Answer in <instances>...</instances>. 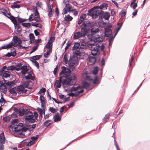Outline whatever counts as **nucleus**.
<instances>
[{"label": "nucleus", "instance_id": "5fc2aeb1", "mask_svg": "<svg viewBox=\"0 0 150 150\" xmlns=\"http://www.w3.org/2000/svg\"><path fill=\"white\" fill-rule=\"evenodd\" d=\"M13 42H12L11 43H9L8 44L6 45L7 49L11 48L13 46Z\"/></svg>", "mask_w": 150, "mask_h": 150}, {"label": "nucleus", "instance_id": "cd10ccee", "mask_svg": "<svg viewBox=\"0 0 150 150\" xmlns=\"http://www.w3.org/2000/svg\"><path fill=\"white\" fill-rule=\"evenodd\" d=\"M33 11L34 13H33V17H39V13L37 11V9L36 7H35L33 9Z\"/></svg>", "mask_w": 150, "mask_h": 150}, {"label": "nucleus", "instance_id": "e2e57ef3", "mask_svg": "<svg viewBox=\"0 0 150 150\" xmlns=\"http://www.w3.org/2000/svg\"><path fill=\"white\" fill-rule=\"evenodd\" d=\"M49 110L51 112L53 113H54L56 112V110L53 107H50Z\"/></svg>", "mask_w": 150, "mask_h": 150}, {"label": "nucleus", "instance_id": "b1692460", "mask_svg": "<svg viewBox=\"0 0 150 150\" xmlns=\"http://www.w3.org/2000/svg\"><path fill=\"white\" fill-rule=\"evenodd\" d=\"M98 7L99 10H102V9L105 10L107 9L108 6L107 4L104 3Z\"/></svg>", "mask_w": 150, "mask_h": 150}, {"label": "nucleus", "instance_id": "bf43d9fd", "mask_svg": "<svg viewBox=\"0 0 150 150\" xmlns=\"http://www.w3.org/2000/svg\"><path fill=\"white\" fill-rule=\"evenodd\" d=\"M119 14L121 17L125 16L126 15V12L124 11H122Z\"/></svg>", "mask_w": 150, "mask_h": 150}, {"label": "nucleus", "instance_id": "f3484780", "mask_svg": "<svg viewBox=\"0 0 150 150\" xmlns=\"http://www.w3.org/2000/svg\"><path fill=\"white\" fill-rule=\"evenodd\" d=\"M62 76H60L59 80H56L54 83V86L55 88H60L61 87V83L62 82Z\"/></svg>", "mask_w": 150, "mask_h": 150}, {"label": "nucleus", "instance_id": "09e8293b", "mask_svg": "<svg viewBox=\"0 0 150 150\" xmlns=\"http://www.w3.org/2000/svg\"><path fill=\"white\" fill-rule=\"evenodd\" d=\"M70 11L73 13V14L75 16L77 15L78 14V12L76 9H72V8Z\"/></svg>", "mask_w": 150, "mask_h": 150}, {"label": "nucleus", "instance_id": "4d7b16f0", "mask_svg": "<svg viewBox=\"0 0 150 150\" xmlns=\"http://www.w3.org/2000/svg\"><path fill=\"white\" fill-rule=\"evenodd\" d=\"M85 80L91 81L93 80V79L90 76L86 75L85 77Z\"/></svg>", "mask_w": 150, "mask_h": 150}, {"label": "nucleus", "instance_id": "20e7f679", "mask_svg": "<svg viewBox=\"0 0 150 150\" xmlns=\"http://www.w3.org/2000/svg\"><path fill=\"white\" fill-rule=\"evenodd\" d=\"M88 47H91V52L92 55L96 56L97 54L100 53L99 50L100 45L97 44L96 42L94 43L89 42L88 44Z\"/></svg>", "mask_w": 150, "mask_h": 150}, {"label": "nucleus", "instance_id": "c9c22d12", "mask_svg": "<svg viewBox=\"0 0 150 150\" xmlns=\"http://www.w3.org/2000/svg\"><path fill=\"white\" fill-rule=\"evenodd\" d=\"M22 25L24 27L29 28L31 24L30 23H22Z\"/></svg>", "mask_w": 150, "mask_h": 150}, {"label": "nucleus", "instance_id": "dca6fc26", "mask_svg": "<svg viewBox=\"0 0 150 150\" xmlns=\"http://www.w3.org/2000/svg\"><path fill=\"white\" fill-rule=\"evenodd\" d=\"M91 27V23L88 21H85V35L86 34V32L89 30Z\"/></svg>", "mask_w": 150, "mask_h": 150}, {"label": "nucleus", "instance_id": "473e14b6", "mask_svg": "<svg viewBox=\"0 0 150 150\" xmlns=\"http://www.w3.org/2000/svg\"><path fill=\"white\" fill-rule=\"evenodd\" d=\"M110 115V113H107L104 117L103 119V121L104 123H105L107 120L109 119Z\"/></svg>", "mask_w": 150, "mask_h": 150}, {"label": "nucleus", "instance_id": "a878e982", "mask_svg": "<svg viewBox=\"0 0 150 150\" xmlns=\"http://www.w3.org/2000/svg\"><path fill=\"white\" fill-rule=\"evenodd\" d=\"M68 57V54L67 53L65 54L63 60V62L65 64H67L68 62L69 63Z\"/></svg>", "mask_w": 150, "mask_h": 150}, {"label": "nucleus", "instance_id": "69168bd1", "mask_svg": "<svg viewBox=\"0 0 150 150\" xmlns=\"http://www.w3.org/2000/svg\"><path fill=\"white\" fill-rule=\"evenodd\" d=\"M115 144V146L117 150H120V149L119 147V146L117 144V141L116 139L114 140Z\"/></svg>", "mask_w": 150, "mask_h": 150}, {"label": "nucleus", "instance_id": "0e129e2a", "mask_svg": "<svg viewBox=\"0 0 150 150\" xmlns=\"http://www.w3.org/2000/svg\"><path fill=\"white\" fill-rule=\"evenodd\" d=\"M17 120L14 119L11 122V123L13 125H17L18 123L17 122Z\"/></svg>", "mask_w": 150, "mask_h": 150}, {"label": "nucleus", "instance_id": "13d9d810", "mask_svg": "<svg viewBox=\"0 0 150 150\" xmlns=\"http://www.w3.org/2000/svg\"><path fill=\"white\" fill-rule=\"evenodd\" d=\"M35 142L34 141H32L31 140H30L29 142H28V143L26 145V146H30L32 145Z\"/></svg>", "mask_w": 150, "mask_h": 150}, {"label": "nucleus", "instance_id": "a19ab883", "mask_svg": "<svg viewBox=\"0 0 150 150\" xmlns=\"http://www.w3.org/2000/svg\"><path fill=\"white\" fill-rule=\"evenodd\" d=\"M98 67H95L92 71L93 74L95 75L98 72Z\"/></svg>", "mask_w": 150, "mask_h": 150}, {"label": "nucleus", "instance_id": "f704fd0d", "mask_svg": "<svg viewBox=\"0 0 150 150\" xmlns=\"http://www.w3.org/2000/svg\"><path fill=\"white\" fill-rule=\"evenodd\" d=\"M3 76L6 78L9 77L10 74L8 73V71H4L3 74Z\"/></svg>", "mask_w": 150, "mask_h": 150}, {"label": "nucleus", "instance_id": "6e6552de", "mask_svg": "<svg viewBox=\"0 0 150 150\" xmlns=\"http://www.w3.org/2000/svg\"><path fill=\"white\" fill-rule=\"evenodd\" d=\"M13 40L14 42L13 46L16 47L18 45L20 47H21V44L22 43L21 40L17 36H14L13 38Z\"/></svg>", "mask_w": 150, "mask_h": 150}, {"label": "nucleus", "instance_id": "6e6d98bb", "mask_svg": "<svg viewBox=\"0 0 150 150\" xmlns=\"http://www.w3.org/2000/svg\"><path fill=\"white\" fill-rule=\"evenodd\" d=\"M46 91V89L45 88H43L40 89V91L38 93L41 94L42 93H44Z\"/></svg>", "mask_w": 150, "mask_h": 150}, {"label": "nucleus", "instance_id": "f03ea898", "mask_svg": "<svg viewBox=\"0 0 150 150\" xmlns=\"http://www.w3.org/2000/svg\"><path fill=\"white\" fill-rule=\"evenodd\" d=\"M99 30L98 28H92L91 30V36L90 35H86L88 36V38H91V39L93 38L95 39V40H96V41L101 42L104 39V37L103 36H99V35H96V33L99 32Z\"/></svg>", "mask_w": 150, "mask_h": 150}, {"label": "nucleus", "instance_id": "ea45409f", "mask_svg": "<svg viewBox=\"0 0 150 150\" xmlns=\"http://www.w3.org/2000/svg\"><path fill=\"white\" fill-rule=\"evenodd\" d=\"M9 91L10 92V93L13 94L14 96H16L17 95V93L15 91L14 89L12 88L11 89L9 90Z\"/></svg>", "mask_w": 150, "mask_h": 150}, {"label": "nucleus", "instance_id": "5701e85b", "mask_svg": "<svg viewBox=\"0 0 150 150\" xmlns=\"http://www.w3.org/2000/svg\"><path fill=\"white\" fill-rule=\"evenodd\" d=\"M5 142V139L4 134L3 132H2L0 134V143L3 144Z\"/></svg>", "mask_w": 150, "mask_h": 150}, {"label": "nucleus", "instance_id": "a18cd8bd", "mask_svg": "<svg viewBox=\"0 0 150 150\" xmlns=\"http://www.w3.org/2000/svg\"><path fill=\"white\" fill-rule=\"evenodd\" d=\"M37 110L40 114L43 113L45 115V110H43L39 108H37Z\"/></svg>", "mask_w": 150, "mask_h": 150}, {"label": "nucleus", "instance_id": "c03bdc74", "mask_svg": "<svg viewBox=\"0 0 150 150\" xmlns=\"http://www.w3.org/2000/svg\"><path fill=\"white\" fill-rule=\"evenodd\" d=\"M11 53L12 54L13 57H15L16 55V50L14 48H13V50H11Z\"/></svg>", "mask_w": 150, "mask_h": 150}, {"label": "nucleus", "instance_id": "4c0bfd02", "mask_svg": "<svg viewBox=\"0 0 150 150\" xmlns=\"http://www.w3.org/2000/svg\"><path fill=\"white\" fill-rule=\"evenodd\" d=\"M47 11L48 12V15L49 17H52L54 13L52 9H48Z\"/></svg>", "mask_w": 150, "mask_h": 150}, {"label": "nucleus", "instance_id": "c756f323", "mask_svg": "<svg viewBox=\"0 0 150 150\" xmlns=\"http://www.w3.org/2000/svg\"><path fill=\"white\" fill-rule=\"evenodd\" d=\"M51 121V120H48L46 121L44 123L43 126L47 127H48L51 124V123H50Z\"/></svg>", "mask_w": 150, "mask_h": 150}, {"label": "nucleus", "instance_id": "0eeeda50", "mask_svg": "<svg viewBox=\"0 0 150 150\" xmlns=\"http://www.w3.org/2000/svg\"><path fill=\"white\" fill-rule=\"evenodd\" d=\"M12 21L14 24L15 28L16 29V32L17 34H19L20 33L22 30V29L19 25V24L18 23L16 19L12 18Z\"/></svg>", "mask_w": 150, "mask_h": 150}, {"label": "nucleus", "instance_id": "f8f14e48", "mask_svg": "<svg viewBox=\"0 0 150 150\" xmlns=\"http://www.w3.org/2000/svg\"><path fill=\"white\" fill-rule=\"evenodd\" d=\"M1 12L3 15L9 18L11 20V21H13L12 20V18H16L12 16L9 12H8L6 10H3Z\"/></svg>", "mask_w": 150, "mask_h": 150}, {"label": "nucleus", "instance_id": "58836bf2", "mask_svg": "<svg viewBox=\"0 0 150 150\" xmlns=\"http://www.w3.org/2000/svg\"><path fill=\"white\" fill-rule=\"evenodd\" d=\"M81 89V87L79 86L76 87H72L71 89V91H75Z\"/></svg>", "mask_w": 150, "mask_h": 150}, {"label": "nucleus", "instance_id": "3c124183", "mask_svg": "<svg viewBox=\"0 0 150 150\" xmlns=\"http://www.w3.org/2000/svg\"><path fill=\"white\" fill-rule=\"evenodd\" d=\"M71 42H70L69 41L67 43V46L65 48V52L66 50L68 49L69 47L71 45Z\"/></svg>", "mask_w": 150, "mask_h": 150}, {"label": "nucleus", "instance_id": "338daca9", "mask_svg": "<svg viewBox=\"0 0 150 150\" xmlns=\"http://www.w3.org/2000/svg\"><path fill=\"white\" fill-rule=\"evenodd\" d=\"M28 130H29V128L28 129V128L27 127H22L21 132V131L22 132H25Z\"/></svg>", "mask_w": 150, "mask_h": 150}, {"label": "nucleus", "instance_id": "603ef678", "mask_svg": "<svg viewBox=\"0 0 150 150\" xmlns=\"http://www.w3.org/2000/svg\"><path fill=\"white\" fill-rule=\"evenodd\" d=\"M36 125V124H33L31 126H30V127L29 128V131H31L32 130H33L35 128Z\"/></svg>", "mask_w": 150, "mask_h": 150}, {"label": "nucleus", "instance_id": "052dcab7", "mask_svg": "<svg viewBox=\"0 0 150 150\" xmlns=\"http://www.w3.org/2000/svg\"><path fill=\"white\" fill-rule=\"evenodd\" d=\"M55 38L54 37H50V39L49 41V42L52 43L54 41Z\"/></svg>", "mask_w": 150, "mask_h": 150}, {"label": "nucleus", "instance_id": "6ab92c4d", "mask_svg": "<svg viewBox=\"0 0 150 150\" xmlns=\"http://www.w3.org/2000/svg\"><path fill=\"white\" fill-rule=\"evenodd\" d=\"M72 79L70 77H68L64 79L62 82V84L63 85L69 84V83L71 81Z\"/></svg>", "mask_w": 150, "mask_h": 150}, {"label": "nucleus", "instance_id": "39448f33", "mask_svg": "<svg viewBox=\"0 0 150 150\" xmlns=\"http://www.w3.org/2000/svg\"><path fill=\"white\" fill-rule=\"evenodd\" d=\"M79 28L81 30V32H78L74 33L73 37L74 39H78L82 36H84V22L80 25Z\"/></svg>", "mask_w": 150, "mask_h": 150}, {"label": "nucleus", "instance_id": "680f3d73", "mask_svg": "<svg viewBox=\"0 0 150 150\" xmlns=\"http://www.w3.org/2000/svg\"><path fill=\"white\" fill-rule=\"evenodd\" d=\"M29 84V83L28 82H25L24 83V86L26 88H30V87H29L28 86Z\"/></svg>", "mask_w": 150, "mask_h": 150}, {"label": "nucleus", "instance_id": "7c9ffc66", "mask_svg": "<svg viewBox=\"0 0 150 150\" xmlns=\"http://www.w3.org/2000/svg\"><path fill=\"white\" fill-rule=\"evenodd\" d=\"M122 23H118L117 24V28H116V30H115L117 31V32L115 34V36L117 34V33L118 31L120 30V28H121V26L122 25Z\"/></svg>", "mask_w": 150, "mask_h": 150}, {"label": "nucleus", "instance_id": "9d476101", "mask_svg": "<svg viewBox=\"0 0 150 150\" xmlns=\"http://www.w3.org/2000/svg\"><path fill=\"white\" fill-rule=\"evenodd\" d=\"M110 17V14L108 12H105V13L103 11H102L100 15L99 16L100 18H104L105 20H108Z\"/></svg>", "mask_w": 150, "mask_h": 150}, {"label": "nucleus", "instance_id": "9b49d317", "mask_svg": "<svg viewBox=\"0 0 150 150\" xmlns=\"http://www.w3.org/2000/svg\"><path fill=\"white\" fill-rule=\"evenodd\" d=\"M111 27L110 26H108V27L105 28V35H103V36L105 37H108L111 35L112 33V31L111 29Z\"/></svg>", "mask_w": 150, "mask_h": 150}, {"label": "nucleus", "instance_id": "4be33fe9", "mask_svg": "<svg viewBox=\"0 0 150 150\" xmlns=\"http://www.w3.org/2000/svg\"><path fill=\"white\" fill-rule=\"evenodd\" d=\"M28 75L25 76V78L26 79H31L34 81L35 79V77L32 76L31 73H33L32 71H30V72H28Z\"/></svg>", "mask_w": 150, "mask_h": 150}, {"label": "nucleus", "instance_id": "79ce46f5", "mask_svg": "<svg viewBox=\"0 0 150 150\" xmlns=\"http://www.w3.org/2000/svg\"><path fill=\"white\" fill-rule=\"evenodd\" d=\"M40 100L41 103H45L44 97L42 95H41L40 96Z\"/></svg>", "mask_w": 150, "mask_h": 150}, {"label": "nucleus", "instance_id": "e433bc0d", "mask_svg": "<svg viewBox=\"0 0 150 150\" xmlns=\"http://www.w3.org/2000/svg\"><path fill=\"white\" fill-rule=\"evenodd\" d=\"M52 44L50 42H48L47 43L46 46H45L44 48H52Z\"/></svg>", "mask_w": 150, "mask_h": 150}, {"label": "nucleus", "instance_id": "f257e3e1", "mask_svg": "<svg viewBox=\"0 0 150 150\" xmlns=\"http://www.w3.org/2000/svg\"><path fill=\"white\" fill-rule=\"evenodd\" d=\"M19 114L20 116L25 115L24 117L25 120L28 121L29 122L33 123L35 122V119H34V115L29 109H24L23 108H20L19 109Z\"/></svg>", "mask_w": 150, "mask_h": 150}, {"label": "nucleus", "instance_id": "774afa93", "mask_svg": "<svg viewBox=\"0 0 150 150\" xmlns=\"http://www.w3.org/2000/svg\"><path fill=\"white\" fill-rule=\"evenodd\" d=\"M34 20L37 22H39L40 21V16L39 17H34Z\"/></svg>", "mask_w": 150, "mask_h": 150}, {"label": "nucleus", "instance_id": "a211bd4d", "mask_svg": "<svg viewBox=\"0 0 150 150\" xmlns=\"http://www.w3.org/2000/svg\"><path fill=\"white\" fill-rule=\"evenodd\" d=\"M21 73L23 74H25L28 71L27 67L25 65H23L21 67Z\"/></svg>", "mask_w": 150, "mask_h": 150}, {"label": "nucleus", "instance_id": "49530a36", "mask_svg": "<svg viewBox=\"0 0 150 150\" xmlns=\"http://www.w3.org/2000/svg\"><path fill=\"white\" fill-rule=\"evenodd\" d=\"M27 19H23L20 17H18L17 21L19 23H22L25 21Z\"/></svg>", "mask_w": 150, "mask_h": 150}, {"label": "nucleus", "instance_id": "423d86ee", "mask_svg": "<svg viewBox=\"0 0 150 150\" xmlns=\"http://www.w3.org/2000/svg\"><path fill=\"white\" fill-rule=\"evenodd\" d=\"M78 62L77 57L73 55L71 56L69 60L68 64L70 69H73L75 68L74 65Z\"/></svg>", "mask_w": 150, "mask_h": 150}, {"label": "nucleus", "instance_id": "ddd939ff", "mask_svg": "<svg viewBox=\"0 0 150 150\" xmlns=\"http://www.w3.org/2000/svg\"><path fill=\"white\" fill-rule=\"evenodd\" d=\"M71 9L72 7L70 4L66 5L63 9L62 13L63 14H66L67 13L68 11L70 12Z\"/></svg>", "mask_w": 150, "mask_h": 150}, {"label": "nucleus", "instance_id": "c85d7f7f", "mask_svg": "<svg viewBox=\"0 0 150 150\" xmlns=\"http://www.w3.org/2000/svg\"><path fill=\"white\" fill-rule=\"evenodd\" d=\"M73 19V18L70 16L69 15H68L65 16L64 18V20L65 21H71Z\"/></svg>", "mask_w": 150, "mask_h": 150}, {"label": "nucleus", "instance_id": "aec40b11", "mask_svg": "<svg viewBox=\"0 0 150 150\" xmlns=\"http://www.w3.org/2000/svg\"><path fill=\"white\" fill-rule=\"evenodd\" d=\"M81 49H75V50H72L73 51V55L77 56L81 55Z\"/></svg>", "mask_w": 150, "mask_h": 150}, {"label": "nucleus", "instance_id": "37998d69", "mask_svg": "<svg viewBox=\"0 0 150 150\" xmlns=\"http://www.w3.org/2000/svg\"><path fill=\"white\" fill-rule=\"evenodd\" d=\"M30 39V40L34 41L35 40V36L34 35L33 33H30L29 35Z\"/></svg>", "mask_w": 150, "mask_h": 150}, {"label": "nucleus", "instance_id": "72a5a7b5", "mask_svg": "<svg viewBox=\"0 0 150 150\" xmlns=\"http://www.w3.org/2000/svg\"><path fill=\"white\" fill-rule=\"evenodd\" d=\"M42 57V55H36L33 56L32 57H30V58L33 59V60H38L39 59H40V58L41 57Z\"/></svg>", "mask_w": 150, "mask_h": 150}, {"label": "nucleus", "instance_id": "1a4fd4ad", "mask_svg": "<svg viewBox=\"0 0 150 150\" xmlns=\"http://www.w3.org/2000/svg\"><path fill=\"white\" fill-rule=\"evenodd\" d=\"M61 68L62 70L60 73L59 75H61L62 74H64V75L62 76L63 77H67L68 75L70 74V70L69 69H67L66 67L64 66L62 67Z\"/></svg>", "mask_w": 150, "mask_h": 150}, {"label": "nucleus", "instance_id": "412c9836", "mask_svg": "<svg viewBox=\"0 0 150 150\" xmlns=\"http://www.w3.org/2000/svg\"><path fill=\"white\" fill-rule=\"evenodd\" d=\"M83 90H81L76 92L75 93H70L68 94V95L70 96H72V97H73L74 96L76 97L77 96H78L80 93L83 92Z\"/></svg>", "mask_w": 150, "mask_h": 150}, {"label": "nucleus", "instance_id": "2f4dec72", "mask_svg": "<svg viewBox=\"0 0 150 150\" xmlns=\"http://www.w3.org/2000/svg\"><path fill=\"white\" fill-rule=\"evenodd\" d=\"M24 88V86H23L21 85L18 86L17 87V90L18 93H21L22 91H23V89Z\"/></svg>", "mask_w": 150, "mask_h": 150}, {"label": "nucleus", "instance_id": "2eb2a0df", "mask_svg": "<svg viewBox=\"0 0 150 150\" xmlns=\"http://www.w3.org/2000/svg\"><path fill=\"white\" fill-rule=\"evenodd\" d=\"M16 125V127L14 128L15 131L16 132H19V133L20 134L19 132H21L23 126V124L22 123H19L18 125Z\"/></svg>", "mask_w": 150, "mask_h": 150}, {"label": "nucleus", "instance_id": "864d4df0", "mask_svg": "<svg viewBox=\"0 0 150 150\" xmlns=\"http://www.w3.org/2000/svg\"><path fill=\"white\" fill-rule=\"evenodd\" d=\"M93 84H96L97 83V82L98 81V77H96L94 79H93Z\"/></svg>", "mask_w": 150, "mask_h": 150}, {"label": "nucleus", "instance_id": "7ed1b4c3", "mask_svg": "<svg viewBox=\"0 0 150 150\" xmlns=\"http://www.w3.org/2000/svg\"><path fill=\"white\" fill-rule=\"evenodd\" d=\"M99 7L95 6L88 11L87 14L92 17L93 18H96L99 17L102 12V10H99Z\"/></svg>", "mask_w": 150, "mask_h": 150}, {"label": "nucleus", "instance_id": "8fccbe9b", "mask_svg": "<svg viewBox=\"0 0 150 150\" xmlns=\"http://www.w3.org/2000/svg\"><path fill=\"white\" fill-rule=\"evenodd\" d=\"M38 45H37L35 46H34L33 47V49L30 52V54H31L32 53L34 52L38 48Z\"/></svg>", "mask_w": 150, "mask_h": 150}, {"label": "nucleus", "instance_id": "4468645a", "mask_svg": "<svg viewBox=\"0 0 150 150\" xmlns=\"http://www.w3.org/2000/svg\"><path fill=\"white\" fill-rule=\"evenodd\" d=\"M87 60L88 61V63L89 65L93 64L95 63L96 59L95 57L92 56H89L87 58Z\"/></svg>", "mask_w": 150, "mask_h": 150}, {"label": "nucleus", "instance_id": "393cba45", "mask_svg": "<svg viewBox=\"0 0 150 150\" xmlns=\"http://www.w3.org/2000/svg\"><path fill=\"white\" fill-rule=\"evenodd\" d=\"M81 49V47L80 46L79 43H75L74 46L72 47V50H75V49Z\"/></svg>", "mask_w": 150, "mask_h": 150}, {"label": "nucleus", "instance_id": "bb28decb", "mask_svg": "<svg viewBox=\"0 0 150 150\" xmlns=\"http://www.w3.org/2000/svg\"><path fill=\"white\" fill-rule=\"evenodd\" d=\"M84 20V14H83L80 17V19H79L78 21V23L79 24H81L82 23V24L84 22H83Z\"/></svg>", "mask_w": 150, "mask_h": 150}, {"label": "nucleus", "instance_id": "de8ad7c7", "mask_svg": "<svg viewBox=\"0 0 150 150\" xmlns=\"http://www.w3.org/2000/svg\"><path fill=\"white\" fill-rule=\"evenodd\" d=\"M54 122H58L60 121L61 118L60 117H54Z\"/></svg>", "mask_w": 150, "mask_h": 150}]
</instances>
